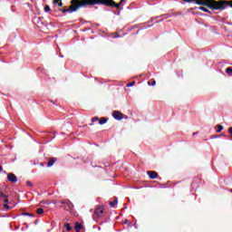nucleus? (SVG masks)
<instances>
[{"instance_id":"b1692460","label":"nucleus","mask_w":232,"mask_h":232,"mask_svg":"<svg viewBox=\"0 0 232 232\" xmlns=\"http://www.w3.org/2000/svg\"><path fill=\"white\" fill-rule=\"evenodd\" d=\"M59 1H61V0H53V5H57V3H59Z\"/></svg>"},{"instance_id":"6ab92c4d","label":"nucleus","mask_w":232,"mask_h":232,"mask_svg":"<svg viewBox=\"0 0 232 232\" xmlns=\"http://www.w3.org/2000/svg\"><path fill=\"white\" fill-rule=\"evenodd\" d=\"M131 86H135V82L127 83V88H131Z\"/></svg>"},{"instance_id":"f257e3e1","label":"nucleus","mask_w":232,"mask_h":232,"mask_svg":"<svg viewBox=\"0 0 232 232\" xmlns=\"http://www.w3.org/2000/svg\"><path fill=\"white\" fill-rule=\"evenodd\" d=\"M94 5H104L105 6H111L112 8H121L124 4H116L113 0H72L71 6L67 9H63V14H73L80 8H86V6H94Z\"/></svg>"},{"instance_id":"473e14b6","label":"nucleus","mask_w":232,"mask_h":232,"mask_svg":"<svg viewBox=\"0 0 232 232\" xmlns=\"http://www.w3.org/2000/svg\"><path fill=\"white\" fill-rule=\"evenodd\" d=\"M151 83H150V82H148V85L150 86Z\"/></svg>"},{"instance_id":"aec40b11","label":"nucleus","mask_w":232,"mask_h":232,"mask_svg":"<svg viewBox=\"0 0 232 232\" xmlns=\"http://www.w3.org/2000/svg\"><path fill=\"white\" fill-rule=\"evenodd\" d=\"M44 12L45 13H48V12H50V5H46L45 6H44Z\"/></svg>"},{"instance_id":"a211bd4d","label":"nucleus","mask_w":232,"mask_h":232,"mask_svg":"<svg viewBox=\"0 0 232 232\" xmlns=\"http://www.w3.org/2000/svg\"><path fill=\"white\" fill-rule=\"evenodd\" d=\"M22 215H23V217H34V214H30V213H28V212H24V213H23Z\"/></svg>"},{"instance_id":"20e7f679","label":"nucleus","mask_w":232,"mask_h":232,"mask_svg":"<svg viewBox=\"0 0 232 232\" xmlns=\"http://www.w3.org/2000/svg\"><path fill=\"white\" fill-rule=\"evenodd\" d=\"M112 117L116 119V121H122L124 119V115L119 111H115L112 113Z\"/></svg>"},{"instance_id":"7ed1b4c3","label":"nucleus","mask_w":232,"mask_h":232,"mask_svg":"<svg viewBox=\"0 0 232 232\" xmlns=\"http://www.w3.org/2000/svg\"><path fill=\"white\" fill-rule=\"evenodd\" d=\"M62 204H63V207L65 208L66 211H72V209H73V203H72L68 199L62 201Z\"/></svg>"},{"instance_id":"39448f33","label":"nucleus","mask_w":232,"mask_h":232,"mask_svg":"<svg viewBox=\"0 0 232 232\" xmlns=\"http://www.w3.org/2000/svg\"><path fill=\"white\" fill-rule=\"evenodd\" d=\"M102 213H104V208L102 207H97L95 208L94 215H96V217H102Z\"/></svg>"},{"instance_id":"f8f14e48","label":"nucleus","mask_w":232,"mask_h":232,"mask_svg":"<svg viewBox=\"0 0 232 232\" xmlns=\"http://www.w3.org/2000/svg\"><path fill=\"white\" fill-rule=\"evenodd\" d=\"M106 122H108V118H102L99 121V124H101V126H102V124H106Z\"/></svg>"},{"instance_id":"393cba45","label":"nucleus","mask_w":232,"mask_h":232,"mask_svg":"<svg viewBox=\"0 0 232 232\" xmlns=\"http://www.w3.org/2000/svg\"><path fill=\"white\" fill-rule=\"evenodd\" d=\"M228 133H230V135H232V127H230V128L228 129Z\"/></svg>"},{"instance_id":"1a4fd4ad","label":"nucleus","mask_w":232,"mask_h":232,"mask_svg":"<svg viewBox=\"0 0 232 232\" xmlns=\"http://www.w3.org/2000/svg\"><path fill=\"white\" fill-rule=\"evenodd\" d=\"M57 158H52L47 163V168H52V166H53V164H55Z\"/></svg>"},{"instance_id":"72a5a7b5","label":"nucleus","mask_w":232,"mask_h":232,"mask_svg":"<svg viewBox=\"0 0 232 232\" xmlns=\"http://www.w3.org/2000/svg\"><path fill=\"white\" fill-rule=\"evenodd\" d=\"M198 132H194L193 135H197Z\"/></svg>"},{"instance_id":"c9c22d12","label":"nucleus","mask_w":232,"mask_h":232,"mask_svg":"<svg viewBox=\"0 0 232 232\" xmlns=\"http://www.w3.org/2000/svg\"><path fill=\"white\" fill-rule=\"evenodd\" d=\"M121 14V12H118V15Z\"/></svg>"},{"instance_id":"6e6552de","label":"nucleus","mask_w":232,"mask_h":232,"mask_svg":"<svg viewBox=\"0 0 232 232\" xmlns=\"http://www.w3.org/2000/svg\"><path fill=\"white\" fill-rule=\"evenodd\" d=\"M147 175H149L150 179H155L159 177V174L156 171H148Z\"/></svg>"},{"instance_id":"412c9836","label":"nucleus","mask_w":232,"mask_h":232,"mask_svg":"<svg viewBox=\"0 0 232 232\" xmlns=\"http://www.w3.org/2000/svg\"><path fill=\"white\" fill-rule=\"evenodd\" d=\"M99 121V117H94L92 119V122H97Z\"/></svg>"},{"instance_id":"0eeeda50","label":"nucleus","mask_w":232,"mask_h":232,"mask_svg":"<svg viewBox=\"0 0 232 232\" xmlns=\"http://www.w3.org/2000/svg\"><path fill=\"white\" fill-rule=\"evenodd\" d=\"M6 195L0 191V202H5V204H8V198H6Z\"/></svg>"},{"instance_id":"9b49d317","label":"nucleus","mask_w":232,"mask_h":232,"mask_svg":"<svg viewBox=\"0 0 232 232\" xmlns=\"http://www.w3.org/2000/svg\"><path fill=\"white\" fill-rule=\"evenodd\" d=\"M118 203H119V200L117 199V198L114 199V201L109 202L111 208H115V206H117Z\"/></svg>"},{"instance_id":"9d476101","label":"nucleus","mask_w":232,"mask_h":232,"mask_svg":"<svg viewBox=\"0 0 232 232\" xmlns=\"http://www.w3.org/2000/svg\"><path fill=\"white\" fill-rule=\"evenodd\" d=\"M75 231L77 232H81V230L82 229V225L81 223H76L74 226Z\"/></svg>"},{"instance_id":"7c9ffc66","label":"nucleus","mask_w":232,"mask_h":232,"mask_svg":"<svg viewBox=\"0 0 232 232\" xmlns=\"http://www.w3.org/2000/svg\"><path fill=\"white\" fill-rule=\"evenodd\" d=\"M118 37H121V35L114 36V39H117Z\"/></svg>"},{"instance_id":"4c0bfd02","label":"nucleus","mask_w":232,"mask_h":232,"mask_svg":"<svg viewBox=\"0 0 232 232\" xmlns=\"http://www.w3.org/2000/svg\"><path fill=\"white\" fill-rule=\"evenodd\" d=\"M60 57H63V55H60Z\"/></svg>"},{"instance_id":"c85d7f7f","label":"nucleus","mask_w":232,"mask_h":232,"mask_svg":"<svg viewBox=\"0 0 232 232\" xmlns=\"http://www.w3.org/2000/svg\"><path fill=\"white\" fill-rule=\"evenodd\" d=\"M218 136H213L212 137V139H218Z\"/></svg>"},{"instance_id":"a878e982","label":"nucleus","mask_w":232,"mask_h":232,"mask_svg":"<svg viewBox=\"0 0 232 232\" xmlns=\"http://www.w3.org/2000/svg\"><path fill=\"white\" fill-rule=\"evenodd\" d=\"M121 5H124V3H126V0H121Z\"/></svg>"},{"instance_id":"e433bc0d","label":"nucleus","mask_w":232,"mask_h":232,"mask_svg":"<svg viewBox=\"0 0 232 232\" xmlns=\"http://www.w3.org/2000/svg\"><path fill=\"white\" fill-rule=\"evenodd\" d=\"M230 193H232V188L230 189Z\"/></svg>"},{"instance_id":"4468645a","label":"nucleus","mask_w":232,"mask_h":232,"mask_svg":"<svg viewBox=\"0 0 232 232\" xmlns=\"http://www.w3.org/2000/svg\"><path fill=\"white\" fill-rule=\"evenodd\" d=\"M63 227H65L67 231H72V226L70 225V223L65 224Z\"/></svg>"},{"instance_id":"2eb2a0df","label":"nucleus","mask_w":232,"mask_h":232,"mask_svg":"<svg viewBox=\"0 0 232 232\" xmlns=\"http://www.w3.org/2000/svg\"><path fill=\"white\" fill-rule=\"evenodd\" d=\"M36 213H37L38 215H43V213H44V209L42 208H37V209H36Z\"/></svg>"},{"instance_id":"f704fd0d","label":"nucleus","mask_w":232,"mask_h":232,"mask_svg":"<svg viewBox=\"0 0 232 232\" xmlns=\"http://www.w3.org/2000/svg\"><path fill=\"white\" fill-rule=\"evenodd\" d=\"M90 126H93V123H91Z\"/></svg>"},{"instance_id":"cd10ccee","label":"nucleus","mask_w":232,"mask_h":232,"mask_svg":"<svg viewBox=\"0 0 232 232\" xmlns=\"http://www.w3.org/2000/svg\"><path fill=\"white\" fill-rule=\"evenodd\" d=\"M58 6H63V2L58 3Z\"/></svg>"},{"instance_id":"4be33fe9","label":"nucleus","mask_w":232,"mask_h":232,"mask_svg":"<svg viewBox=\"0 0 232 232\" xmlns=\"http://www.w3.org/2000/svg\"><path fill=\"white\" fill-rule=\"evenodd\" d=\"M27 186H29V188H32L34 186V184H32V181H26Z\"/></svg>"},{"instance_id":"5701e85b","label":"nucleus","mask_w":232,"mask_h":232,"mask_svg":"<svg viewBox=\"0 0 232 232\" xmlns=\"http://www.w3.org/2000/svg\"><path fill=\"white\" fill-rule=\"evenodd\" d=\"M4 208H5V209H7V210L10 209V206H8L7 204H5Z\"/></svg>"},{"instance_id":"2f4dec72","label":"nucleus","mask_w":232,"mask_h":232,"mask_svg":"<svg viewBox=\"0 0 232 232\" xmlns=\"http://www.w3.org/2000/svg\"><path fill=\"white\" fill-rule=\"evenodd\" d=\"M185 3H188V0H183Z\"/></svg>"},{"instance_id":"f03ea898","label":"nucleus","mask_w":232,"mask_h":232,"mask_svg":"<svg viewBox=\"0 0 232 232\" xmlns=\"http://www.w3.org/2000/svg\"><path fill=\"white\" fill-rule=\"evenodd\" d=\"M187 3H195L201 6H208L211 10H226V1L217 2L216 0H187Z\"/></svg>"},{"instance_id":"dca6fc26","label":"nucleus","mask_w":232,"mask_h":232,"mask_svg":"<svg viewBox=\"0 0 232 232\" xmlns=\"http://www.w3.org/2000/svg\"><path fill=\"white\" fill-rule=\"evenodd\" d=\"M226 72L227 73V75H232V68L231 67L227 68Z\"/></svg>"},{"instance_id":"423d86ee","label":"nucleus","mask_w":232,"mask_h":232,"mask_svg":"<svg viewBox=\"0 0 232 232\" xmlns=\"http://www.w3.org/2000/svg\"><path fill=\"white\" fill-rule=\"evenodd\" d=\"M7 179L9 180V182H17V176H15V174L14 173H9L7 175Z\"/></svg>"},{"instance_id":"ddd939ff","label":"nucleus","mask_w":232,"mask_h":232,"mask_svg":"<svg viewBox=\"0 0 232 232\" xmlns=\"http://www.w3.org/2000/svg\"><path fill=\"white\" fill-rule=\"evenodd\" d=\"M198 10H201L202 12H206L207 14H211L208 8L204 7V6H200L198 7Z\"/></svg>"},{"instance_id":"bb28decb","label":"nucleus","mask_w":232,"mask_h":232,"mask_svg":"<svg viewBox=\"0 0 232 232\" xmlns=\"http://www.w3.org/2000/svg\"><path fill=\"white\" fill-rule=\"evenodd\" d=\"M157 84V82L153 81L152 82V86H155Z\"/></svg>"},{"instance_id":"f3484780","label":"nucleus","mask_w":232,"mask_h":232,"mask_svg":"<svg viewBox=\"0 0 232 232\" xmlns=\"http://www.w3.org/2000/svg\"><path fill=\"white\" fill-rule=\"evenodd\" d=\"M224 130V127L222 125H218L217 133H220Z\"/></svg>"},{"instance_id":"c756f323","label":"nucleus","mask_w":232,"mask_h":232,"mask_svg":"<svg viewBox=\"0 0 232 232\" xmlns=\"http://www.w3.org/2000/svg\"><path fill=\"white\" fill-rule=\"evenodd\" d=\"M3 171V167L0 166V173Z\"/></svg>"}]
</instances>
